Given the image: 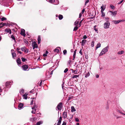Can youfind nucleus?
Instances as JSON below:
<instances>
[{
	"label": "nucleus",
	"mask_w": 125,
	"mask_h": 125,
	"mask_svg": "<svg viewBox=\"0 0 125 125\" xmlns=\"http://www.w3.org/2000/svg\"><path fill=\"white\" fill-rule=\"evenodd\" d=\"M108 48L109 46H107L106 47L103 48L99 56H101L107 52L108 51Z\"/></svg>",
	"instance_id": "1"
},
{
	"label": "nucleus",
	"mask_w": 125,
	"mask_h": 125,
	"mask_svg": "<svg viewBox=\"0 0 125 125\" xmlns=\"http://www.w3.org/2000/svg\"><path fill=\"white\" fill-rule=\"evenodd\" d=\"M107 21L105 22L104 24V29H107L109 28L110 25V23L108 21L109 18H105Z\"/></svg>",
	"instance_id": "2"
},
{
	"label": "nucleus",
	"mask_w": 125,
	"mask_h": 125,
	"mask_svg": "<svg viewBox=\"0 0 125 125\" xmlns=\"http://www.w3.org/2000/svg\"><path fill=\"white\" fill-rule=\"evenodd\" d=\"M62 102H60L56 108H58V110H60L62 109Z\"/></svg>",
	"instance_id": "3"
},
{
	"label": "nucleus",
	"mask_w": 125,
	"mask_h": 125,
	"mask_svg": "<svg viewBox=\"0 0 125 125\" xmlns=\"http://www.w3.org/2000/svg\"><path fill=\"white\" fill-rule=\"evenodd\" d=\"M32 46L33 47V49L34 50L35 48H37L38 46L37 44H36L35 42H34L32 44Z\"/></svg>",
	"instance_id": "4"
},
{
	"label": "nucleus",
	"mask_w": 125,
	"mask_h": 125,
	"mask_svg": "<svg viewBox=\"0 0 125 125\" xmlns=\"http://www.w3.org/2000/svg\"><path fill=\"white\" fill-rule=\"evenodd\" d=\"M11 84H12L11 82H6V87L8 88H9L10 87Z\"/></svg>",
	"instance_id": "5"
},
{
	"label": "nucleus",
	"mask_w": 125,
	"mask_h": 125,
	"mask_svg": "<svg viewBox=\"0 0 125 125\" xmlns=\"http://www.w3.org/2000/svg\"><path fill=\"white\" fill-rule=\"evenodd\" d=\"M21 35L24 36H25L26 34L24 30L23 29H21Z\"/></svg>",
	"instance_id": "6"
},
{
	"label": "nucleus",
	"mask_w": 125,
	"mask_h": 125,
	"mask_svg": "<svg viewBox=\"0 0 125 125\" xmlns=\"http://www.w3.org/2000/svg\"><path fill=\"white\" fill-rule=\"evenodd\" d=\"M53 70H52L51 72L50 75L48 76V74H49V73H48V72L46 74V76L47 77V78H49L51 77V76L53 73Z\"/></svg>",
	"instance_id": "7"
},
{
	"label": "nucleus",
	"mask_w": 125,
	"mask_h": 125,
	"mask_svg": "<svg viewBox=\"0 0 125 125\" xmlns=\"http://www.w3.org/2000/svg\"><path fill=\"white\" fill-rule=\"evenodd\" d=\"M67 111L66 112V111H65V112L63 113L62 115V117L64 118H65L67 117Z\"/></svg>",
	"instance_id": "8"
},
{
	"label": "nucleus",
	"mask_w": 125,
	"mask_h": 125,
	"mask_svg": "<svg viewBox=\"0 0 125 125\" xmlns=\"http://www.w3.org/2000/svg\"><path fill=\"white\" fill-rule=\"evenodd\" d=\"M124 21L123 20H119L117 21H113V22L115 24H117L122 21Z\"/></svg>",
	"instance_id": "9"
},
{
	"label": "nucleus",
	"mask_w": 125,
	"mask_h": 125,
	"mask_svg": "<svg viewBox=\"0 0 125 125\" xmlns=\"http://www.w3.org/2000/svg\"><path fill=\"white\" fill-rule=\"evenodd\" d=\"M28 66L26 65H23L22 66L23 70L24 71L27 70V69L28 68Z\"/></svg>",
	"instance_id": "10"
},
{
	"label": "nucleus",
	"mask_w": 125,
	"mask_h": 125,
	"mask_svg": "<svg viewBox=\"0 0 125 125\" xmlns=\"http://www.w3.org/2000/svg\"><path fill=\"white\" fill-rule=\"evenodd\" d=\"M28 95V94L27 93H25L22 96L23 98V99H27V95Z\"/></svg>",
	"instance_id": "11"
},
{
	"label": "nucleus",
	"mask_w": 125,
	"mask_h": 125,
	"mask_svg": "<svg viewBox=\"0 0 125 125\" xmlns=\"http://www.w3.org/2000/svg\"><path fill=\"white\" fill-rule=\"evenodd\" d=\"M23 106V104L22 103H20V104H19L18 105V108L19 109H21Z\"/></svg>",
	"instance_id": "12"
},
{
	"label": "nucleus",
	"mask_w": 125,
	"mask_h": 125,
	"mask_svg": "<svg viewBox=\"0 0 125 125\" xmlns=\"http://www.w3.org/2000/svg\"><path fill=\"white\" fill-rule=\"evenodd\" d=\"M87 41L85 40H83L81 42L82 45L83 46H84L85 43Z\"/></svg>",
	"instance_id": "13"
},
{
	"label": "nucleus",
	"mask_w": 125,
	"mask_h": 125,
	"mask_svg": "<svg viewBox=\"0 0 125 125\" xmlns=\"http://www.w3.org/2000/svg\"><path fill=\"white\" fill-rule=\"evenodd\" d=\"M101 11H103L105 8V5H103L101 7Z\"/></svg>",
	"instance_id": "14"
},
{
	"label": "nucleus",
	"mask_w": 125,
	"mask_h": 125,
	"mask_svg": "<svg viewBox=\"0 0 125 125\" xmlns=\"http://www.w3.org/2000/svg\"><path fill=\"white\" fill-rule=\"evenodd\" d=\"M80 19H78L74 22V25L75 26H77V25L79 23V21Z\"/></svg>",
	"instance_id": "15"
},
{
	"label": "nucleus",
	"mask_w": 125,
	"mask_h": 125,
	"mask_svg": "<svg viewBox=\"0 0 125 125\" xmlns=\"http://www.w3.org/2000/svg\"><path fill=\"white\" fill-rule=\"evenodd\" d=\"M60 49V47H57L54 50V52H56L58 53L59 52V49Z\"/></svg>",
	"instance_id": "16"
},
{
	"label": "nucleus",
	"mask_w": 125,
	"mask_h": 125,
	"mask_svg": "<svg viewBox=\"0 0 125 125\" xmlns=\"http://www.w3.org/2000/svg\"><path fill=\"white\" fill-rule=\"evenodd\" d=\"M17 63L19 64H21V60L20 58H18L17 59Z\"/></svg>",
	"instance_id": "17"
},
{
	"label": "nucleus",
	"mask_w": 125,
	"mask_h": 125,
	"mask_svg": "<svg viewBox=\"0 0 125 125\" xmlns=\"http://www.w3.org/2000/svg\"><path fill=\"white\" fill-rule=\"evenodd\" d=\"M71 111L72 112H75L76 111V110L73 106H72L71 107Z\"/></svg>",
	"instance_id": "18"
},
{
	"label": "nucleus",
	"mask_w": 125,
	"mask_h": 125,
	"mask_svg": "<svg viewBox=\"0 0 125 125\" xmlns=\"http://www.w3.org/2000/svg\"><path fill=\"white\" fill-rule=\"evenodd\" d=\"M5 31L9 33L10 34L11 33V30L10 29H6Z\"/></svg>",
	"instance_id": "19"
},
{
	"label": "nucleus",
	"mask_w": 125,
	"mask_h": 125,
	"mask_svg": "<svg viewBox=\"0 0 125 125\" xmlns=\"http://www.w3.org/2000/svg\"><path fill=\"white\" fill-rule=\"evenodd\" d=\"M124 51H119L117 52V54H118L121 55L124 53Z\"/></svg>",
	"instance_id": "20"
},
{
	"label": "nucleus",
	"mask_w": 125,
	"mask_h": 125,
	"mask_svg": "<svg viewBox=\"0 0 125 125\" xmlns=\"http://www.w3.org/2000/svg\"><path fill=\"white\" fill-rule=\"evenodd\" d=\"M101 47V44L100 43H97V44L96 46V50L97 48H99L100 47Z\"/></svg>",
	"instance_id": "21"
},
{
	"label": "nucleus",
	"mask_w": 125,
	"mask_h": 125,
	"mask_svg": "<svg viewBox=\"0 0 125 125\" xmlns=\"http://www.w3.org/2000/svg\"><path fill=\"white\" fill-rule=\"evenodd\" d=\"M11 53L12 58L14 59H15L14 57H16V53L15 52H12Z\"/></svg>",
	"instance_id": "22"
},
{
	"label": "nucleus",
	"mask_w": 125,
	"mask_h": 125,
	"mask_svg": "<svg viewBox=\"0 0 125 125\" xmlns=\"http://www.w3.org/2000/svg\"><path fill=\"white\" fill-rule=\"evenodd\" d=\"M37 40H38V44H39L41 40L40 36L39 35L38 36V39H37Z\"/></svg>",
	"instance_id": "23"
},
{
	"label": "nucleus",
	"mask_w": 125,
	"mask_h": 125,
	"mask_svg": "<svg viewBox=\"0 0 125 125\" xmlns=\"http://www.w3.org/2000/svg\"><path fill=\"white\" fill-rule=\"evenodd\" d=\"M84 74L85 75V76L86 78L87 77H88L90 75L89 72H88L86 74Z\"/></svg>",
	"instance_id": "24"
},
{
	"label": "nucleus",
	"mask_w": 125,
	"mask_h": 125,
	"mask_svg": "<svg viewBox=\"0 0 125 125\" xmlns=\"http://www.w3.org/2000/svg\"><path fill=\"white\" fill-rule=\"evenodd\" d=\"M32 109H34V111H33V110L31 112V113H32V114H35V112L36 111V109H35V107L34 106H33V107H32Z\"/></svg>",
	"instance_id": "25"
},
{
	"label": "nucleus",
	"mask_w": 125,
	"mask_h": 125,
	"mask_svg": "<svg viewBox=\"0 0 125 125\" xmlns=\"http://www.w3.org/2000/svg\"><path fill=\"white\" fill-rule=\"evenodd\" d=\"M20 92L21 94H22L24 93V90L23 89H21Z\"/></svg>",
	"instance_id": "26"
},
{
	"label": "nucleus",
	"mask_w": 125,
	"mask_h": 125,
	"mask_svg": "<svg viewBox=\"0 0 125 125\" xmlns=\"http://www.w3.org/2000/svg\"><path fill=\"white\" fill-rule=\"evenodd\" d=\"M78 28L77 26H75V27H74L73 31H76L78 29Z\"/></svg>",
	"instance_id": "27"
},
{
	"label": "nucleus",
	"mask_w": 125,
	"mask_h": 125,
	"mask_svg": "<svg viewBox=\"0 0 125 125\" xmlns=\"http://www.w3.org/2000/svg\"><path fill=\"white\" fill-rule=\"evenodd\" d=\"M48 52L47 51H46L45 53L43 55V56L44 57H46L47 56V54L48 53Z\"/></svg>",
	"instance_id": "28"
},
{
	"label": "nucleus",
	"mask_w": 125,
	"mask_h": 125,
	"mask_svg": "<svg viewBox=\"0 0 125 125\" xmlns=\"http://www.w3.org/2000/svg\"><path fill=\"white\" fill-rule=\"evenodd\" d=\"M59 19L60 20H62L63 18V16L61 15H59Z\"/></svg>",
	"instance_id": "29"
},
{
	"label": "nucleus",
	"mask_w": 125,
	"mask_h": 125,
	"mask_svg": "<svg viewBox=\"0 0 125 125\" xmlns=\"http://www.w3.org/2000/svg\"><path fill=\"white\" fill-rule=\"evenodd\" d=\"M110 7L112 9H114L115 8V6L112 4H110Z\"/></svg>",
	"instance_id": "30"
},
{
	"label": "nucleus",
	"mask_w": 125,
	"mask_h": 125,
	"mask_svg": "<svg viewBox=\"0 0 125 125\" xmlns=\"http://www.w3.org/2000/svg\"><path fill=\"white\" fill-rule=\"evenodd\" d=\"M117 11H115L114 12H113L112 13V15L113 16V15L115 16L117 14Z\"/></svg>",
	"instance_id": "31"
},
{
	"label": "nucleus",
	"mask_w": 125,
	"mask_h": 125,
	"mask_svg": "<svg viewBox=\"0 0 125 125\" xmlns=\"http://www.w3.org/2000/svg\"><path fill=\"white\" fill-rule=\"evenodd\" d=\"M94 41H93L91 43V46L92 47H93L94 46Z\"/></svg>",
	"instance_id": "32"
},
{
	"label": "nucleus",
	"mask_w": 125,
	"mask_h": 125,
	"mask_svg": "<svg viewBox=\"0 0 125 125\" xmlns=\"http://www.w3.org/2000/svg\"><path fill=\"white\" fill-rule=\"evenodd\" d=\"M20 50V49L17 48L16 49V51L18 52V53H20L21 54H22L21 52L19 51Z\"/></svg>",
	"instance_id": "33"
},
{
	"label": "nucleus",
	"mask_w": 125,
	"mask_h": 125,
	"mask_svg": "<svg viewBox=\"0 0 125 125\" xmlns=\"http://www.w3.org/2000/svg\"><path fill=\"white\" fill-rule=\"evenodd\" d=\"M55 0H49V2L51 3H54Z\"/></svg>",
	"instance_id": "34"
},
{
	"label": "nucleus",
	"mask_w": 125,
	"mask_h": 125,
	"mask_svg": "<svg viewBox=\"0 0 125 125\" xmlns=\"http://www.w3.org/2000/svg\"><path fill=\"white\" fill-rule=\"evenodd\" d=\"M21 49L22 51L24 52V51H25V50L26 49V48L25 47H23L21 48Z\"/></svg>",
	"instance_id": "35"
},
{
	"label": "nucleus",
	"mask_w": 125,
	"mask_h": 125,
	"mask_svg": "<svg viewBox=\"0 0 125 125\" xmlns=\"http://www.w3.org/2000/svg\"><path fill=\"white\" fill-rule=\"evenodd\" d=\"M79 75H74L73 77H72V78H77V77H78L79 76Z\"/></svg>",
	"instance_id": "36"
},
{
	"label": "nucleus",
	"mask_w": 125,
	"mask_h": 125,
	"mask_svg": "<svg viewBox=\"0 0 125 125\" xmlns=\"http://www.w3.org/2000/svg\"><path fill=\"white\" fill-rule=\"evenodd\" d=\"M101 13H102V15H101V16L102 17H104L105 16V14L103 12V11H101Z\"/></svg>",
	"instance_id": "37"
},
{
	"label": "nucleus",
	"mask_w": 125,
	"mask_h": 125,
	"mask_svg": "<svg viewBox=\"0 0 125 125\" xmlns=\"http://www.w3.org/2000/svg\"><path fill=\"white\" fill-rule=\"evenodd\" d=\"M75 120L76 122H79V120L78 118L75 117Z\"/></svg>",
	"instance_id": "38"
},
{
	"label": "nucleus",
	"mask_w": 125,
	"mask_h": 125,
	"mask_svg": "<svg viewBox=\"0 0 125 125\" xmlns=\"http://www.w3.org/2000/svg\"><path fill=\"white\" fill-rule=\"evenodd\" d=\"M11 38L13 40H14V41H15V38L14 35H12L11 36Z\"/></svg>",
	"instance_id": "39"
},
{
	"label": "nucleus",
	"mask_w": 125,
	"mask_h": 125,
	"mask_svg": "<svg viewBox=\"0 0 125 125\" xmlns=\"http://www.w3.org/2000/svg\"><path fill=\"white\" fill-rule=\"evenodd\" d=\"M63 52L64 55L66 54L67 53L66 50H64Z\"/></svg>",
	"instance_id": "40"
},
{
	"label": "nucleus",
	"mask_w": 125,
	"mask_h": 125,
	"mask_svg": "<svg viewBox=\"0 0 125 125\" xmlns=\"http://www.w3.org/2000/svg\"><path fill=\"white\" fill-rule=\"evenodd\" d=\"M4 26L3 23L2 22L0 23V28L3 27Z\"/></svg>",
	"instance_id": "41"
},
{
	"label": "nucleus",
	"mask_w": 125,
	"mask_h": 125,
	"mask_svg": "<svg viewBox=\"0 0 125 125\" xmlns=\"http://www.w3.org/2000/svg\"><path fill=\"white\" fill-rule=\"evenodd\" d=\"M24 52L26 53H28V50L26 48V49H25V51H24Z\"/></svg>",
	"instance_id": "42"
},
{
	"label": "nucleus",
	"mask_w": 125,
	"mask_h": 125,
	"mask_svg": "<svg viewBox=\"0 0 125 125\" xmlns=\"http://www.w3.org/2000/svg\"><path fill=\"white\" fill-rule=\"evenodd\" d=\"M21 59L22 61L23 62H24L27 60V59H25L23 58H21Z\"/></svg>",
	"instance_id": "43"
},
{
	"label": "nucleus",
	"mask_w": 125,
	"mask_h": 125,
	"mask_svg": "<svg viewBox=\"0 0 125 125\" xmlns=\"http://www.w3.org/2000/svg\"><path fill=\"white\" fill-rule=\"evenodd\" d=\"M1 20L2 21H3L4 20H6V18H5L4 17H3L1 18Z\"/></svg>",
	"instance_id": "44"
},
{
	"label": "nucleus",
	"mask_w": 125,
	"mask_h": 125,
	"mask_svg": "<svg viewBox=\"0 0 125 125\" xmlns=\"http://www.w3.org/2000/svg\"><path fill=\"white\" fill-rule=\"evenodd\" d=\"M77 71L76 70H73L72 71V73H74L75 74H76L77 73Z\"/></svg>",
	"instance_id": "45"
},
{
	"label": "nucleus",
	"mask_w": 125,
	"mask_h": 125,
	"mask_svg": "<svg viewBox=\"0 0 125 125\" xmlns=\"http://www.w3.org/2000/svg\"><path fill=\"white\" fill-rule=\"evenodd\" d=\"M62 120V117H61V116L60 117V118H59V119L58 120V122H61Z\"/></svg>",
	"instance_id": "46"
},
{
	"label": "nucleus",
	"mask_w": 125,
	"mask_h": 125,
	"mask_svg": "<svg viewBox=\"0 0 125 125\" xmlns=\"http://www.w3.org/2000/svg\"><path fill=\"white\" fill-rule=\"evenodd\" d=\"M71 61L70 60H69V61L68 62V63L67 64V65H70V64L71 63Z\"/></svg>",
	"instance_id": "47"
},
{
	"label": "nucleus",
	"mask_w": 125,
	"mask_h": 125,
	"mask_svg": "<svg viewBox=\"0 0 125 125\" xmlns=\"http://www.w3.org/2000/svg\"><path fill=\"white\" fill-rule=\"evenodd\" d=\"M68 71V69L67 68H66L64 70V73H66Z\"/></svg>",
	"instance_id": "48"
},
{
	"label": "nucleus",
	"mask_w": 125,
	"mask_h": 125,
	"mask_svg": "<svg viewBox=\"0 0 125 125\" xmlns=\"http://www.w3.org/2000/svg\"><path fill=\"white\" fill-rule=\"evenodd\" d=\"M87 38V37L85 35H84L83 36V38L84 39H86Z\"/></svg>",
	"instance_id": "49"
},
{
	"label": "nucleus",
	"mask_w": 125,
	"mask_h": 125,
	"mask_svg": "<svg viewBox=\"0 0 125 125\" xmlns=\"http://www.w3.org/2000/svg\"><path fill=\"white\" fill-rule=\"evenodd\" d=\"M94 30H95V31H98V29H97L96 28V26H94Z\"/></svg>",
	"instance_id": "50"
},
{
	"label": "nucleus",
	"mask_w": 125,
	"mask_h": 125,
	"mask_svg": "<svg viewBox=\"0 0 125 125\" xmlns=\"http://www.w3.org/2000/svg\"><path fill=\"white\" fill-rule=\"evenodd\" d=\"M82 13H80L79 15V18H81L82 16Z\"/></svg>",
	"instance_id": "51"
},
{
	"label": "nucleus",
	"mask_w": 125,
	"mask_h": 125,
	"mask_svg": "<svg viewBox=\"0 0 125 125\" xmlns=\"http://www.w3.org/2000/svg\"><path fill=\"white\" fill-rule=\"evenodd\" d=\"M31 120L32 121H35L36 120V118H34L33 119H31Z\"/></svg>",
	"instance_id": "52"
},
{
	"label": "nucleus",
	"mask_w": 125,
	"mask_h": 125,
	"mask_svg": "<svg viewBox=\"0 0 125 125\" xmlns=\"http://www.w3.org/2000/svg\"><path fill=\"white\" fill-rule=\"evenodd\" d=\"M33 99H34V98H32V100H31V104H33Z\"/></svg>",
	"instance_id": "53"
},
{
	"label": "nucleus",
	"mask_w": 125,
	"mask_h": 125,
	"mask_svg": "<svg viewBox=\"0 0 125 125\" xmlns=\"http://www.w3.org/2000/svg\"><path fill=\"white\" fill-rule=\"evenodd\" d=\"M66 123L65 122L63 121V123L62 124V125H66Z\"/></svg>",
	"instance_id": "54"
},
{
	"label": "nucleus",
	"mask_w": 125,
	"mask_h": 125,
	"mask_svg": "<svg viewBox=\"0 0 125 125\" xmlns=\"http://www.w3.org/2000/svg\"><path fill=\"white\" fill-rule=\"evenodd\" d=\"M85 11V9H83L82 10V13L83 14V13Z\"/></svg>",
	"instance_id": "55"
},
{
	"label": "nucleus",
	"mask_w": 125,
	"mask_h": 125,
	"mask_svg": "<svg viewBox=\"0 0 125 125\" xmlns=\"http://www.w3.org/2000/svg\"><path fill=\"white\" fill-rule=\"evenodd\" d=\"M61 122H58L57 123V125H60Z\"/></svg>",
	"instance_id": "56"
},
{
	"label": "nucleus",
	"mask_w": 125,
	"mask_h": 125,
	"mask_svg": "<svg viewBox=\"0 0 125 125\" xmlns=\"http://www.w3.org/2000/svg\"><path fill=\"white\" fill-rule=\"evenodd\" d=\"M89 0H87L85 2V5H86L87 3H88L89 2Z\"/></svg>",
	"instance_id": "57"
},
{
	"label": "nucleus",
	"mask_w": 125,
	"mask_h": 125,
	"mask_svg": "<svg viewBox=\"0 0 125 125\" xmlns=\"http://www.w3.org/2000/svg\"><path fill=\"white\" fill-rule=\"evenodd\" d=\"M34 91V90H32L30 92L31 93H33Z\"/></svg>",
	"instance_id": "58"
},
{
	"label": "nucleus",
	"mask_w": 125,
	"mask_h": 125,
	"mask_svg": "<svg viewBox=\"0 0 125 125\" xmlns=\"http://www.w3.org/2000/svg\"><path fill=\"white\" fill-rule=\"evenodd\" d=\"M76 52H74L73 55V56H76Z\"/></svg>",
	"instance_id": "59"
},
{
	"label": "nucleus",
	"mask_w": 125,
	"mask_h": 125,
	"mask_svg": "<svg viewBox=\"0 0 125 125\" xmlns=\"http://www.w3.org/2000/svg\"><path fill=\"white\" fill-rule=\"evenodd\" d=\"M123 0H122L120 2H119L118 3V4H121V3H122V2H123Z\"/></svg>",
	"instance_id": "60"
},
{
	"label": "nucleus",
	"mask_w": 125,
	"mask_h": 125,
	"mask_svg": "<svg viewBox=\"0 0 125 125\" xmlns=\"http://www.w3.org/2000/svg\"><path fill=\"white\" fill-rule=\"evenodd\" d=\"M42 81H41V82L39 84V85L40 86H41L42 85Z\"/></svg>",
	"instance_id": "61"
},
{
	"label": "nucleus",
	"mask_w": 125,
	"mask_h": 125,
	"mask_svg": "<svg viewBox=\"0 0 125 125\" xmlns=\"http://www.w3.org/2000/svg\"><path fill=\"white\" fill-rule=\"evenodd\" d=\"M79 53L81 54H82V49H81L79 52Z\"/></svg>",
	"instance_id": "62"
},
{
	"label": "nucleus",
	"mask_w": 125,
	"mask_h": 125,
	"mask_svg": "<svg viewBox=\"0 0 125 125\" xmlns=\"http://www.w3.org/2000/svg\"><path fill=\"white\" fill-rule=\"evenodd\" d=\"M71 98H72V97H69L68 98V100H70L71 99Z\"/></svg>",
	"instance_id": "63"
},
{
	"label": "nucleus",
	"mask_w": 125,
	"mask_h": 125,
	"mask_svg": "<svg viewBox=\"0 0 125 125\" xmlns=\"http://www.w3.org/2000/svg\"><path fill=\"white\" fill-rule=\"evenodd\" d=\"M96 78H97L99 77V75L97 74L96 75Z\"/></svg>",
	"instance_id": "64"
}]
</instances>
